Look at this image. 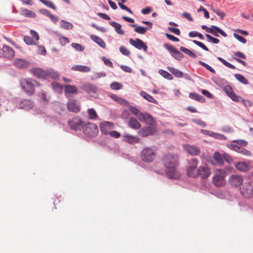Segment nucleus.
I'll use <instances>...</instances> for the list:
<instances>
[{"instance_id":"e2e57ef3","label":"nucleus","mask_w":253,"mask_h":253,"mask_svg":"<svg viewBox=\"0 0 253 253\" xmlns=\"http://www.w3.org/2000/svg\"><path fill=\"white\" fill-rule=\"evenodd\" d=\"M59 41L62 45H64L69 42L68 38L64 37H61L59 39Z\"/></svg>"},{"instance_id":"2f4dec72","label":"nucleus","mask_w":253,"mask_h":253,"mask_svg":"<svg viewBox=\"0 0 253 253\" xmlns=\"http://www.w3.org/2000/svg\"><path fill=\"white\" fill-rule=\"evenodd\" d=\"M168 70L173 75L177 78H182L183 74L182 72L171 67H168Z\"/></svg>"},{"instance_id":"39448f33","label":"nucleus","mask_w":253,"mask_h":253,"mask_svg":"<svg viewBox=\"0 0 253 253\" xmlns=\"http://www.w3.org/2000/svg\"><path fill=\"white\" fill-rule=\"evenodd\" d=\"M198 163L199 161L196 158H193L189 161L186 169V174L188 176L193 178L197 177Z\"/></svg>"},{"instance_id":"49530a36","label":"nucleus","mask_w":253,"mask_h":253,"mask_svg":"<svg viewBox=\"0 0 253 253\" xmlns=\"http://www.w3.org/2000/svg\"><path fill=\"white\" fill-rule=\"evenodd\" d=\"M241 193L242 195L245 198H249L252 195V193L250 191H249L247 189L244 188L241 190Z\"/></svg>"},{"instance_id":"774afa93","label":"nucleus","mask_w":253,"mask_h":253,"mask_svg":"<svg viewBox=\"0 0 253 253\" xmlns=\"http://www.w3.org/2000/svg\"><path fill=\"white\" fill-rule=\"evenodd\" d=\"M121 68L124 71L127 73H131L132 71L131 68L127 66L122 65L121 66Z\"/></svg>"},{"instance_id":"7c9ffc66","label":"nucleus","mask_w":253,"mask_h":253,"mask_svg":"<svg viewBox=\"0 0 253 253\" xmlns=\"http://www.w3.org/2000/svg\"><path fill=\"white\" fill-rule=\"evenodd\" d=\"M150 126H156V123L152 116L147 114L144 121Z\"/></svg>"},{"instance_id":"412c9836","label":"nucleus","mask_w":253,"mask_h":253,"mask_svg":"<svg viewBox=\"0 0 253 253\" xmlns=\"http://www.w3.org/2000/svg\"><path fill=\"white\" fill-rule=\"evenodd\" d=\"M14 65L18 68L25 69L29 67L30 64L27 61L17 58L14 61Z\"/></svg>"},{"instance_id":"a18cd8bd","label":"nucleus","mask_w":253,"mask_h":253,"mask_svg":"<svg viewBox=\"0 0 253 253\" xmlns=\"http://www.w3.org/2000/svg\"><path fill=\"white\" fill-rule=\"evenodd\" d=\"M72 46L78 51H83L84 49V47L82 46L81 44L77 43H73Z\"/></svg>"},{"instance_id":"b1692460","label":"nucleus","mask_w":253,"mask_h":253,"mask_svg":"<svg viewBox=\"0 0 253 253\" xmlns=\"http://www.w3.org/2000/svg\"><path fill=\"white\" fill-rule=\"evenodd\" d=\"M128 126L134 129H138L141 127L140 124L137 121V120L133 117L129 118L128 122Z\"/></svg>"},{"instance_id":"aec40b11","label":"nucleus","mask_w":253,"mask_h":253,"mask_svg":"<svg viewBox=\"0 0 253 253\" xmlns=\"http://www.w3.org/2000/svg\"><path fill=\"white\" fill-rule=\"evenodd\" d=\"M236 169L241 171H248L250 169V163L249 162H239L235 164Z\"/></svg>"},{"instance_id":"e433bc0d","label":"nucleus","mask_w":253,"mask_h":253,"mask_svg":"<svg viewBox=\"0 0 253 253\" xmlns=\"http://www.w3.org/2000/svg\"><path fill=\"white\" fill-rule=\"evenodd\" d=\"M159 73L162 76H163L165 78L169 80H171L173 79L172 76L170 74H169V72H168L167 71H166L165 70H164L162 69H160L159 70Z\"/></svg>"},{"instance_id":"5fc2aeb1","label":"nucleus","mask_w":253,"mask_h":253,"mask_svg":"<svg viewBox=\"0 0 253 253\" xmlns=\"http://www.w3.org/2000/svg\"><path fill=\"white\" fill-rule=\"evenodd\" d=\"M147 114V113H143L140 111L139 113H138V114L136 115V117L140 122H144Z\"/></svg>"},{"instance_id":"3c124183","label":"nucleus","mask_w":253,"mask_h":253,"mask_svg":"<svg viewBox=\"0 0 253 253\" xmlns=\"http://www.w3.org/2000/svg\"><path fill=\"white\" fill-rule=\"evenodd\" d=\"M193 42L195 44H196V45H198L201 48L203 49L204 50H205L206 51H209V48L204 43H203L202 42H199V41H196V40H194L193 41Z\"/></svg>"},{"instance_id":"338daca9","label":"nucleus","mask_w":253,"mask_h":253,"mask_svg":"<svg viewBox=\"0 0 253 253\" xmlns=\"http://www.w3.org/2000/svg\"><path fill=\"white\" fill-rule=\"evenodd\" d=\"M182 16L187 18L189 21H193V18L192 17V16H191V15L187 12H184L182 13Z\"/></svg>"},{"instance_id":"cd10ccee","label":"nucleus","mask_w":253,"mask_h":253,"mask_svg":"<svg viewBox=\"0 0 253 253\" xmlns=\"http://www.w3.org/2000/svg\"><path fill=\"white\" fill-rule=\"evenodd\" d=\"M110 25L115 28V31L121 35L124 34V31L121 29L122 26L120 24L114 21H111L109 23Z\"/></svg>"},{"instance_id":"6e6d98bb","label":"nucleus","mask_w":253,"mask_h":253,"mask_svg":"<svg viewBox=\"0 0 253 253\" xmlns=\"http://www.w3.org/2000/svg\"><path fill=\"white\" fill-rule=\"evenodd\" d=\"M233 35H234V37L237 40H238L239 41H240L242 43H246L247 40L244 37H243L242 36H240V35H239L238 34H236V33H234Z\"/></svg>"},{"instance_id":"6e6552de","label":"nucleus","mask_w":253,"mask_h":253,"mask_svg":"<svg viewBox=\"0 0 253 253\" xmlns=\"http://www.w3.org/2000/svg\"><path fill=\"white\" fill-rule=\"evenodd\" d=\"M211 174V170L206 165L199 167L197 169V177H200L202 179H207Z\"/></svg>"},{"instance_id":"4468645a","label":"nucleus","mask_w":253,"mask_h":253,"mask_svg":"<svg viewBox=\"0 0 253 253\" xmlns=\"http://www.w3.org/2000/svg\"><path fill=\"white\" fill-rule=\"evenodd\" d=\"M101 131L104 134H108L111 130L114 128L115 125L113 123L105 121L100 124Z\"/></svg>"},{"instance_id":"79ce46f5","label":"nucleus","mask_w":253,"mask_h":253,"mask_svg":"<svg viewBox=\"0 0 253 253\" xmlns=\"http://www.w3.org/2000/svg\"><path fill=\"white\" fill-rule=\"evenodd\" d=\"M237 152L239 153H240L243 155H245V156H250L251 155V153L250 151L241 147V146H240Z\"/></svg>"},{"instance_id":"473e14b6","label":"nucleus","mask_w":253,"mask_h":253,"mask_svg":"<svg viewBox=\"0 0 253 253\" xmlns=\"http://www.w3.org/2000/svg\"><path fill=\"white\" fill-rule=\"evenodd\" d=\"M72 69L83 72H88L90 70L89 67L84 65H76L73 67Z\"/></svg>"},{"instance_id":"c9c22d12","label":"nucleus","mask_w":253,"mask_h":253,"mask_svg":"<svg viewBox=\"0 0 253 253\" xmlns=\"http://www.w3.org/2000/svg\"><path fill=\"white\" fill-rule=\"evenodd\" d=\"M88 118L90 120H95L98 118V115L95 111V110L93 108L89 109L87 110Z\"/></svg>"},{"instance_id":"58836bf2","label":"nucleus","mask_w":253,"mask_h":253,"mask_svg":"<svg viewBox=\"0 0 253 253\" xmlns=\"http://www.w3.org/2000/svg\"><path fill=\"white\" fill-rule=\"evenodd\" d=\"M180 50L183 52L184 53H185V54H186L187 55H189L191 57L194 58H196V54L188 48H186L183 46H181L180 47Z\"/></svg>"},{"instance_id":"864d4df0","label":"nucleus","mask_w":253,"mask_h":253,"mask_svg":"<svg viewBox=\"0 0 253 253\" xmlns=\"http://www.w3.org/2000/svg\"><path fill=\"white\" fill-rule=\"evenodd\" d=\"M192 122L203 127L206 126V124L204 122L199 119H193Z\"/></svg>"},{"instance_id":"a211bd4d","label":"nucleus","mask_w":253,"mask_h":253,"mask_svg":"<svg viewBox=\"0 0 253 253\" xmlns=\"http://www.w3.org/2000/svg\"><path fill=\"white\" fill-rule=\"evenodd\" d=\"M184 150L189 154L193 156L198 155L201 151L199 147L196 146L184 144L183 145Z\"/></svg>"},{"instance_id":"052dcab7","label":"nucleus","mask_w":253,"mask_h":253,"mask_svg":"<svg viewBox=\"0 0 253 253\" xmlns=\"http://www.w3.org/2000/svg\"><path fill=\"white\" fill-rule=\"evenodd\" d=\"M166 37L170 41H173V42H179V39L174 37V36L169 34H166Z\"/></svg>"},{"instance_id":"4d7b16f0","label":"nucleus","mask_w":253,"mask_h":253,"mask_svg":"<svg viewBox=\"0 0 253 253\" xmlns=\"http://www.w3.org/2000/svg\"><path fill=\"white\" fill-rule=\"evenodd\" d=\"M120 51L125 55L127 56L130 54V51L124 46H121L120 48Z\"/></svg>"},{"instance_id":"c756f323","label":"nucleus","mask_w":253,"mask_h":253,"mask_svg":"<svg viewBox=\"0 0 253 253\" xmlns=\"http://www.w3.org/2000/svg\"><path fill=\"white\" fill-rule=\"evenodd\" d=\"M189 96L191 99L197 100L200 102H204L205 101V99L203 96H202L197 93H195V92L190 93Z\"/></svg>"},{"instance_id":"1a4fd4ad","label":"nucleus","mask_w":253,"mask_h":253,"mask_svg":"<svg viewBox=\"0 0 253 253\" xmlns=\"http://www.w3.org/2000/svg\"><path fill=\"white\" fill-rule=\"evenodd\" d=\"M243 182V177L239 174H233L229 177L228 179V183L232 187H239Z\"/></svg>"},{"instance_id":"9d476101","label":"nucleus","mask_w":253,"mask_h":253,"mask_svg":"<svg viewBox=\"0 0 253 253\" xmlns=\"http://www.w3.org/2000/svg\"><path fill=\"white\" fill-rule=\"evenodd\" d=\"M67 106L68 110L74 113H78L80 111L81 105L79 101L70 99L67 102Z\"/></svg>"},{"instance_id":"5701e85b","label":"nucleus","mask_w":253,"mask_h":253,"mask_svg":"<svg viewBox=\"0 0 253 253\" xmlns=\"http://www.w3.org/2000/svg\"><path fill=\"white\" fill-rule=\"evenodd\" d=\"M81 88L84 91L87 92L88 93H95L97 90V88L94 85L90 84H86L83 85Z\"/></svg>"},{"instance_id":"dca6fc26","label":"nucleus","mask_w":253,"mask_h":253,"mask_svg":"<svg viewBox=\"0 0 253 253\" xmlns=\"http://www.w3.org/2000/svg\"><path fill=\"white\" fill-rule=\"evenodd\" d=\"M129 43L138 49H143L144 51L147 50L148 47L144 42L139 39L129 40Z\"/></svg>"},{"instance_id":"0e129e2a","label":"nucleus","mask_w":253,"mask_h":253,"mask_svg":"<svg viewBox=\"0 0 253 253\" xmlns=\"http://www.w3.org/2000/svg\"><path fill=\"white\" fill-rule=\"evenodd\" d=\"M213 138L220 139V140H225L226 139V137L223 134L215 133Z\"/></svg>"},{"instance_id":"f03ea898","label":"nucleus","mask_w":253,"mask_h":253,"mask_svg":"<svg viewBox=\"0 0 253 253\" xmlns=\"http://www.w3.org/2000/svg\"><path fill=\"white\" fill-rule=\"evenodd\" d=\"M20 84L23 90L30 95H33L35 93L36 87L40 86L39 83L32 78H23L21 79Z\"/></svg>"},{"instance_id":"680f3d73","label":"nucleus","mask_w":253,"mask_h":253,"mask_svg":"<svg viewBox=\"0 0 253 253\" xmlns=\"http://www.w3.org/2000/svg\"><path fill=\"white\" fill-rule=\"evenodd\" d=\"M168 29L176 35H179L180 34V31L178 28L169 27L168 28Z\"/></svg>"},{"instance_id":"f8f14e48","label":"nucleus","mask_w":253,"mask_h":253,"mask_svg":"<svg viewBox=\"0 0 253 253\" xmlns=\"http://www.w3.org/2000/svg\"><path fill=\"white\" fill-rule=\"evenodd\" d=\"M248 142L242 139L235 140L232 141V143L226 144V146L230 149L237 152L240 146H246Z\"/></svg>"},{"instance_id":"20e7f679","label":"nucleus","mask_w":253,"mask_h":253,"mask_svg":"<svg viewBox=\"0 0 253 253\" xmlns=\"http://www.w3.org/2000/svg\"><path fill=\"white\" fill-rule=\"evenodd\" d=\"M225 171L223 169H218L215 170L212 182L217 187H220L225 184Z\"/></svg>"},{"instance_id":"a878e982","label":"nucleus","mask_w":253,"mask_h":253,"mask_svg":"<svg viewBox=\"0 0 253 253\" xmlns=\"http://www.w3.org/2000/svg\"><path fill=\"white\" fill-rule=\"evenodd\" d=\"M32 73L36 77L39 78H44L45 73L42 69L35 68L32 69Z\"/></svg>"},{"instance_id":"ddd939ff","label":"nucleus","mask_w":253,"mask_h":253,"mask_svg":"<svg viewBox=\"0 0 253 253\" xmlns=\"http://www.w3.org/2000/svg\"><path fill=\"white\" fill-rule=\"evenodd\" d=\"M164 47L171 53V55L175 59L180 60L182 58L183 56V54L172 45L165 44Z\"/></svg>"},{"instance_id":"2eb2a0df","label":"nucleus","mask_w":253,"mask_h":253,"mask_svg":"<svg viewBox=\"0 0 253 253\" xmlns=\"http://www.w3.org/2000/svg\"><path fill=\"white\" fill-rule=\"evenodd\" d=\"M157 128L156 126H145L141 128L138 131V134L142 137H146L147 136L153 134L156 132Z\"/></svg>"},{"instance_id":"603ef678","label":"nucleus","mask_w":253,"mask_h":253,"mask_svg":"<svg viewBox=\"0 0 253 253\" xmlns=\"http://www.w3.org/2000/svg\"><path fill=\"white\" fill-rule=\"evenodd\" d=\"M213 12L215 13L218 16H219L220 17L221 19H223L224 17L225 16V14L224 12L220 11L219 10H217L215 9H214L213 8H211Z\"/></svg>"},{"instance_id":"37998d69","label":"nucleus","mask_w":253,"mask_h":253,"mask_svg":"<svg viewBox=\"0 0 253 253\" xmlns=\"http://www.w3.org/2000/svg\"><path fill=\"white\" fill-rule=\"evenodd\" d=\"M111 97L114 100L120 103V104H124V103L126 104L127 103V102L126 100L121 98L120 97H119L118 95H117L116 94H112L111 95Z\"/></svg>"},{"instance_id":"de8ad7c7","label":"nucleus","mask_w":253,"mask_h":253,"mask_svg":"<svg viewBox=\"0 0 253 253\" xmlns=\"http://www.w3.org/2000/svg\"><path fill=\"white\" fill-rule=\"evenodd\" d=\"M123 85L118 82H113L110 85V87L112 89L118 90L122 87Z\"/></svg>"},{"instance_id":"423d86ee","label":"nucleus","mask_w":253,"mask_h":253,"mask_svg":"<svg viewBox=\"0 0 253 253\" xmlns=\"http://www.w3.org/2000/svg\"><path fill=\"white\" fill-rule=\"evenodd\" d=\"M83 131L86 135L89 136H95L98 132L97 126L93 123H88L84 125Z\"/></svg>"},{"instance_id":"393cba45","label":"nucleus","mask_w":253,"mask_h":253,"mask_svg":"<svg viewBox=\"0 0 253 253\" xmlns=\"http://www.w3.org/2000/svg\"><path fill=\"white\" fill-rule=\"evenodd\" d=\"M140 95L143 98H144L148 101L155 104H158V101L154 98H153V96H152L145 91H141Z\"/></svg>"},{"instance_id":"f3484780","label":"nucleus","mask_w":253,"mask_h":253,"mask_svg":"<svg viewBox=\"0 0 253 253\" xmlns=\"http://www.w3.org/2000/svg\"><path fill=\"white\" fill-rule=\"evenodd\" d=\"M64 90L65 95L67 98L71 97L72 94H75L78 93V88L73 85H65L64 87Z\"/></svg>"},{"instance_id":"f257e3e1","label":"nucleus","mask_w":253,"mask_h":253,"mask_svg":"<svg viewBox=\"0 0 253 253\" xmlns=\"http://www.w3.org/2000/svg\"><path fill=\"white\" fill-rule=\"evenodd\" d=\"M163 163L168 176L170 178H176L178 175L176 169L178 164L177 156L173 154H166L163 158Z\"/></svg>"},{"instance_id":"bb28decb","label":"nucleus","mask_w":253,"mask_h":253,"mask_svg":"<svg viewBox=\"0 0 253 253\" xmlns=\"http://www.w3.org/2000/svg\"><path fill=\"white\" fill-rule=\"evenodd\" d=\"M90 38L93 41L95 42L100 47L102 48L105 47V42L100 37L92 35L90 36Z\"/></svg>"},{"instance_id":"c85d7f7f","label":"nucleus","mask_w":253,"mask_h":253,"mask_svg":"<svg viewBox=\"0 0 253 253\" xmlns=\"http://www.w3.org/2000/svg\"><path fill=\"white\" fill-rule=\"evenodd\" d=\"M21 14L25 17L31 18H35L36 16L34 12L26 8H22L21 9Z\"/></svg>"},{"instance_id":"c03bdc74","label":"nucleus","mask_w":253,"mask_h":253,"mask_svg":"<svg viewBox=\"0 0 253 253\" xmlns=\"http://www.w3.org/2000/svg\"><path fill=\"white\" fill-rule=\"evenodd\" d=\"M24 41L27 44L33 45L36 44V42L34 41L33 39L29 36L24 37Z\"/></svg>"},{"instance_id":"0eeeda50","label":"nucleus","mask_w":253,"mask_h":253,"mask_svg":"<svg viewBox=\"0 0 253 253\" xmlns=\"http://www.w3.org/2000/svg\"><path fill=\"white\" fill-rule=\"evenodd\" d=\"M202 28L203 30H205L207 32L211 33L215 37L219 36L218 33L220 34L224 37H226L227 36L225 32L216 26L212 25L211 28H209L206 25H202Z\"/></svg>"},{"instance_id":"13d9d810","label":"nucleus","mask_w":253,"mask_h":253,"mask_svg":"<svg viewBox=\"0 0 253 253\" xmlns=\"http://www.w3.org/2000/svg\"><path fill=\"white\" fill-rule=\"evenodd\" d=\"M129 110L135 116H136L140 112L139 109L133 106H130L129 107Z\"/></svg>"},{"instance_id":"7ed1b4c3","label":"nucleus","mask_w":253,"mask_h":253,"mask_svg":"<svg viewBox=\"0 0 253 253\" xmlns=\"http://www.w3.org/2000/svg\"><path fill=\"white\" fill-rule=\"evenodd\" d=\"M156 150L151 147L144 148L140 154L141 160L146 163L153 162L156 158Z\"/></svg>"},{"instance_id":"09e8293b","label":"nucleus","mask_w":253,"mask_h":253,"mask_svg":"<svg viewBox=\"0 0 253 253\" xmlns=\"http://www.w3.org/2000/svg\"><path fill=\"white\" fill-rule=\"evenodd\" d=\"M205 36L208 39V41L209 42H212L213 43L215 44H217L219 42V40L218 39L212 37L209 34H207L205 35Z\"/></svg>"},{"instance_id":"9b49d317","label":"nucleus","mask_w":253,"mask_h":253,"mask_svg":"<svg viewBox=\"0 0 253 253\" xmlns=\"http://www.w3.org/2000/svg\"><path fill=\"white\" fill-rule=\"evenodd\" d=\"M68 125L72 129L77 130L84 127L85 123L79 117H75L68 121Z\"/></svg>"},{"instance_id":"4be33fe9","label":"nucleus","mask_w":253,"mask_h":253,"mask_svg":"<svg viewBox=\"0 0 253 253\" xmlns=\"http://www.w3.org/2000/svg\"><path fill=\"white\" fill-rule=\"evenodd\" d=\"M2 50L4 56L5 57L8 59H11L14 57L15 55V51L11 47L6 45H4L3 46Z\"/></svg>"},{"instance_id":"8fccbe9b","label":"nucleus","mask_w":253,"mask_h":253,"mask_svg":"<svg viewBox=\"0 0 253 253\" xmlns=\"http://www.w3.org/2000/svg\"><path fill=\"white\" fill-rule=\"evenodd\" d=\"M223 90L229 96L234 92L232 88L228 85L224 86Z\"/></svg>"},{"instance_id":"69168bd1","label":"nucleus","mask_w":253,"mask_h":253,"mask_svg":"<svg viewBox=\"0 0 253 253\" xmlns=\"http://www.w3.org/2000/svg\"><path fill=\"white\" fill-rule=\"evenodd\" d=\"M108 134H110V136H111L112 137H114V138H119L121 134L119 132H118V131H111Z\"/></svg>"},{"instance_id":"72a5a7b5","label":"nucleus","mask_w":253,"mask_h":253,"mask_svg":"<svg viewBox=\"0 0 253 253\" xmlns=\"http://www.w3.org/2000/svg\"><path fill=\"white\" fill-rule=\"evenodd\" d=\"M130 26L132 27H135L134 29V31L140 34H144L147 30V27H141V26H137L135 24L130 25Z\"/></svg>"},{"instance_id":"bf43d9fd","label":"nucleus","mask_w":253,"mask_h":253,"mask_svg":"<svg viewBox=\"0 0 253 253\" xmlns=\"http://www.w3.org/2000/svg\"><path fill=\"white\" fill-rule=\"evenodd\" d=\"M223 158H224V160L228 163H230L233 161L232 157L227 153H224L223 154Z\"/></svg>"},{"instance_id":"4c0bfd02","label":"nucleus","mask_w":253,"mask_h":253,"mask_svg":"<svg viewBox=\"0 0 253 253\" xmlns=\"http://www.w3.org/2000/svg\"><path fill=\"white\" fill-rule=\"evenodd\" d=\"M232 100L237 102H242L244 103L245 100L241 96L237 95L234 92L232 93V95L229 96Z\"/></svg>"},{"instance_id":"f704fd0d","label":"nucleus","mask_w":253,"mask_h":253,"mask_svg":"<svg viewBox=\"0 0 253 253\" xmlns=\"http://www.w3.org/2000/svg\"><path fill=\"white\" fill-rule=\"evenodd\" d=\"M213 156L215 160L216 161L218 164L220 165H222L223 164L224 161L223 159V157L219 152H214Z\"/></svg>"},{"instance_id":"ea45409f","label":"nucleus","mask_w":253,"mask_h":253,"mask_svg":"<svg viewBox=\"0 0 253 253\" xmlns=\"http://www.w3.org/2000/svg\"><path fill=\"white\" fill-rule=\"evenodd\" d=\"M235 77L238 81L244 84H249L248 80L240 74H236L235 75Z\"/></svg>"},{"instance_id":"6ab92c4d","label":"nucleus","mask_w":253,"mask_h":253,"mask_svg":"<svg viewBox=\"0 0 253 253\" xmlns=\"http://www.w3.org/2000/svg\"><path fill=\"white\" fill-rule=\"evenodd\" d=\"M123 140L130 144H134L139 142V138L136 136L125 133L122 135Z\"/></svg>"},{"instance_id":"a19ab883","label":"nucleus","mask_w":253,"mask_h":253,"mask_svg":"<svg viewBox=\"0 0 253 253\" xmlns=\"http://www.w3.org/2000/svg\"><path fill=\"white\" fill-rule=\"evenodd\" d=\"M61 27L65 29L70 30L73 28V25L72 23L67 22L65 20H62L60 22Z\"/></svg>"}]
</instances>
